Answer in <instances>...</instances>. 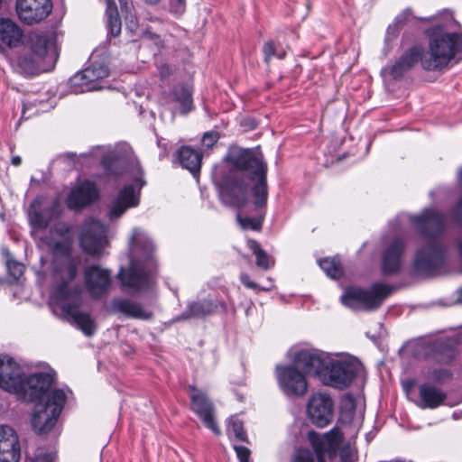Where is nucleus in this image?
Returning <instances> with one entry per match:
<instances>
[{
    "mask_svg": "<svg viewBox=\"0 0 462 462\" xmlns=\"http://www.w3.org/2000/svg\"><path fill=\"white\" fill-rule=\"evenodd\" d=\"M457 302L462 303V287L457 291Z\"/></svg>",
    "mask_w": 462,
    "mask_h": 462,
    "instance_id": "55",
    "label": "nucleus"
},
{
    "mask_svg": "<svg viewBox=\"0 0 462 462\" xmlns=\"http://www.w3.org/2000/svg\"><path fill=\"white\" fill-rule=\"evenodd\" d=\"M342 436L337 429H332L328 433L320 435L315 431L308 433V439L311 444L318 462H325L326 457L332 458L339 448Z\"/></svg>",
    "mask_w": 462,
    "mask_h": 462,
    "instance_id": "14",
    "label": "nucleus"
},
{
    "mask_svg": "<svg viewBox=\"0 0 462 462\" xmlns=\"http://www.w3.org/2000/svg\"><path fill=\"white\" fill-rule=\"evenodd\" d=\"M119 2L122 7H125L126 10H128V5L130 4L128 0H119Z\"/></svg>",
    "mask_w": 462,
    "mask_h": 462,
    "instance_id": "54",
    "label": "nucleus"
},
{
    "mask_svg": "<svg viewBox=\"0 0 462 462\" xmlns=\"http://www.w3.org/2000/svg\"><path fill=\"white\" fill-rule=\"evenodd\" d=\"M451 376L448 369H435L429 374V378L436 383L443 382Z\"/></svg>",
    "mask_w": 462,
    "mask_h": 462,
    "instance_id": "42",
    "label": "nucleus"
},
{
    "mask_svg": "<svg viewBox=\"0 0 462 462\" xmlns=\"http://www.w3.org/2000/svg\"><path fill=\"white\" fill-rule=\"evenodd\" d=\"M291 462H314V457L309 449H300L292 457Z\"/></svg>",
    "mask_w": 462,
    "mask_h": 462,
    "instance_id": "43",
    "label": "nucleus"
},
{
    "mask_svg": "<svg viewBox=\"0 0 462 462\" xmlns=\"http://www.w3.org/2000/svg\"><path fill=\"white\" fill-rule=\"evenodd\" d=\"M172 97L176 102L180 106V112L182 114H188L191 111L192 106V95L191 90L185 85L176 86L172 90Z\"/></svg>",
    "mask_w": 462,
    "mask_h": 462,
    "instance_id": "33",
    "label": "nucleus"
},
{
    "mask_svg": "<svg viewBox=\"0 0 462 462\" xmlns=\"http://www.w3.org/2000/svg\"><path fill=\"white\" fill-rule=\"evenodd\" d=\"M419 393L422 409H436L442 405L447 394L441 389L430 383H423L419 387Z\"/></svg>",
    "mask_w": 462,
    "mask_h": 462,
    "instance_id": "28",
    "label": "nucleus"
},
{
    "mask_svg": "<svg viewBox=\"0 0 462 462\" xmlns=\"http://www.w3.org/2000/svg\"><path fill=\"white\" fill-rule=\"evenodd\" d=\"M236 219L238 224L243 229H251L254 231H259L262 227L263 217H243L241 213H237Z\"/></svg>",
    "mask_w": 462,
    "mask_h": 462,
    "instance_id": "40",
    "label": "nucleus"
},
{
    "mask_svg": "<svg viewBox=\"0 0 462 462\" xmlns=\"http://www.w3.org/2000/svg\"><path fill=\"white\" fill-rule=\"evenodd\" d=\"M219 309L225 310L226 305L221 301L212 300H200L188 304L187 309L178 316L174 320L180 321L192 318H204L217 312Z\"/></svg>",
    "mask_w": 462,
    "mask_h": 462,
    "instance_id": "24",
    "label": "nucleus"
},
{
    "mask_svg": "<svg viewBox=\"0 0 462 462\" xmlns=\"http://www.w3.org/2000/svg\"><path fill=\"white\" fill-rule=\"evenodd\" d=\"M101 163L107 172L110 175H120L123 173L121 166L123 162L121 159L117 158L116 153L112 151L106 152L101 160Z\"/></svg>",
    "mask_w": 462,
    "mask_h": 462,
    "instance_id": "37",
    "label": "nucleus"
},
{
    "mask_svg": "<svg viewBox=\"0 0 462 462\" xmlns=\"http://www.w3.org/2000/svg\"><path fill=\"white\" fill-rule=\"evenodd\" d=\"M275 56H277L279 59H283L285 57V51H282L278 52V53L276 52Z\"/></svg>",
    "mask_w": 462,
    "mask_h": 462,
    "instance_id": "56",
    "label": "nucleus"
},
{
    "mask_svg": "<svg viewBox=\"0 0 462 462\" xmlns=\"http://www.w3.org/2000/svg\"><path fill=\"white\" fill-rule=\"evenodd\" d=\"M152 242L143 230L134 228L130 240V252L133 259L127 269L118 274L122 285L133 291H140L150 287L156 263L153 259Z\"/></svg>",
    "mask_w": 462,
    "mask_h": 462,
    "instance_id": "5",
    "label": "nucleus"
},
{
    "mask_svg": "<svg viewBox=\"0 0 462 462\" xmlns=\"http://www.w3.org/2000/svg\"><path fill=\"white\" fill-rule=\"evenodd\" d=\"M69 230L67 225L57 224L40 238L42 245L46 246L56 259L70 252V241L65 237Z\"/></svg>",
    "mask_w": 462,
    "mask_h": 462,
    "instance_id": "18",
    "label": "nucleus"
},
{
    "mask_svg": "<svg viewBox=\"0 0 462 462\" xmlns=\"http://www.w3.org/2000/svg\"><path fill=\"white\" fill-rule=\"evenodd\" d=\"M21 163H22V158L20 156L17 155V156H14L12 158V164L14 166L17 167V166L21 165Z\"/></svg>",
    "mask_w": 462,
    "mask_h": 462,
    "instance_id": "52",
    "label": "nucleus"
},
{
    "mask_svg": "<svg viewBox=\"0 0 462 462\" xmlns=\"http://www.w3.org/2000/svg\"><path fill=\"white\" fill-rule=\"evenodd\" d=\"M106 1L107 27L113 36H117L121 32V20L117 14V9L113 0Z\"/></svg>",
    "mask_w": 462,
    "mask_h": 462,
    "instance_id": "35",
    "label": "nucleus"
},
{
    "mask_svg": "<svg viewBox=\"0 0 462 462\" xmlns=\"http://www.w3.org/2000/svg\"><path fill=\"white\" fill-rule=\"evenodd\" d=\"M234 449L236 450L239 462H250L251 451L249 448L244 446L235 445Z\"/></svg>",
    "mask_w": 462,
    "mask_h": 462,
    "instance_id": "45",
    "label": "nucleus"
},
{
    "mask_svg": "<svg viewBox=\"0 0 462 462\" xmlns=\"http://www.w3.org/2000/svg\"><path fill=\"white\" fill-rule=\"evenodd\" d=\"M424 57V48L421 45H414L406 50L389 68L390 74L394 79H399L411 69L417 63L420 62L422 66Z\"/></svg>",
    "mask_w": 462,
    "mask_h": 462,
    "instance_id": "20",
    "label": "nucleus"
},
{
    "mask_svg": "<svg viewBox=\"0 0 462 462\" xmlns=\"http://www.w3.org/2000/svg\"><path fill=\"white\" fill-rule=\"evenodd\" d=\"M99 191L94 182L83 181L75 187L67 199V205L71 209H80L96 201Z\"/></svg>",
    "mask_w": 462,
    "mask_h": 462,
    "instance_id": "21",
    "label": "nucleus"
},
{
    "mask_svg": "<svg viewBox=\"0 0 462 462\" xmlns=\"http://www.w3.org/2000/svg\"><path fill=\"white\" fill-rule=\"evenodd\" d=\"M226 433L229 438H235L239 441H247L246 433L244 430L243 422L236 417L233 416L228 420Z\"/></svg>",
    "mask_w": 462,
    "mask_h": 462,
    "instance_id": "38",
    "label": "nucleus"
},
{
    "mask_svg": "<svg viewBox=\"0 0 462 462\" xmlns=\"http://www.w3.org/2000/svg\"><path fill=\"white\" fill-rule=\"evenodd\" d=\"M410 11L407 10L405 11L404 13H402V14H400L397 18H396V23L399 24V23H402V22H404L406 19H408V17L410 16Z\"/></svg>",
    "mask_w": 462,
    "mask_h": 462,
    "instance_id": "51",
    "label": "nucleus"
},
{
    "mask_svg": "<svg viewBox=\"0 0 462 462\" xmlns=\"http://www.w3.org/2000/svg\"><path fill=\"white\" fill-rule=\"evenodd\" d=\"M405 243L396 236L385 244L382 254V271L385 275L396 274L400 272Z\"/></svg>",
    "mask_w": 462,
    "mask_h": 462,
    "instance_id": "19",
    "label": "nucleus"
},
{
    "mask_svg": "<svg viewBox=\"0 0 462 462\" xmlns=\"http://www.w3.org/2000/svg\"><path fill=\"white\" fill-rule=\"evenodd\" d=\"M20 443L16 432L9 426H0V462H19Z\"/></svg>",
    "mask_w": 462,
    "mask_h": 462,
    "instance_id": "22",
    "label": "nucleus"
},
{
    "mask_svg": "<svg viewBox=\"0 0 462 462\" xmlns=\"http://www.w3.org/2000/svg\"><path fill=\"white\" fill-rule=\"evenodd\" d=\"M50 39L43 33L31 32L27 38V44L35 56L42 58L51 44Z\"/></svg>",
    "mask_w": 462,
    "mask_h": 462,
    "instance_id": "32",
    "label": "nucleus"
},
{
    "mask_svg": "<svg viewBox=\"0 0 462 462\" xmlns=\"http://www.w3.org/2000/svg\"><path fill=\"white\" fill-rule=\"evenodd\" d=\"M50 388L51 386H48L36 400L26 401L34 403L31 422L38 434L48 433L53 429L66 402L67 396L64 391H50Z\"/></svg>",
    "mask_w": 462,
    "mask_h": 462,
    "instance_id": "8",
    "label": "nucleus"
},
{
    "mask_svg": "<svg viewBox=\"0 0 462 462\" xmlns=\"http://www.w3.org/2000/svg\"><path fill=\"white\" fill-rule=\"evenodd\" d=\"M219 135L217 132L211 131L204 134L202 137V145L207 148H211L218 140Z\"/></svg>",
    "mask_w": 462,
    "mask_h": 462,
    "instance_id": "44",
    "label": "nucleus"
},
{
    "mask_svg": "<svg viewBox=\"0 0 462 462\" xmlns=\"http://www.w3.org/2000/svg\"><path fill=\"white\" fill-rule=\"evenodd\" d=\"M26 462H52V457L49 454H41L33 458H29Z\"/></svg>",
    "mask_w": 462,
    "mask_h": 462,
    "instance_id": "50",
    "label": "nucleus"
},
{
    "mask_svg": "<svg viewBox=\"0 0 462 462\" xmlns=\"http://www.w3.org/2000/svg\"><path fill=\"white\" fill-rule=\"evenodd\" d=\"M146 3L155 5L161 0H144ZM186 8L185 0H171V9L175 14H182Z\"/></svg>",
    "mask_w": 462,
    "mask_h": 462,
    "instance_id": "41",
    "label": "nucleus"
},
{
    "mask_svg": "<svg viewBox=\"0 0 462 462\" xmlns=\"http://www.w3.org/2000/svg\"><path fill=\"white\" fill-rule=\"evenodd\" d=\"M452 215L457 222L462 223V198L454 207Z\"/></svg>",
    "mask_w": 462,
    "mask_h": 462,
    "instance_id": "47",
    "label": "nucleus"
},
{
    "mask_svg": "<svg viewBox=\"0 0 462 462\" xmlns=\"http://www.w3.org/2000/svg\"><path fill=\"white\" fill-rule=\"evenodd\" d=\"M306 371L325 385L337 389L347 387L356 376L360 364L356 360H336L328 354L318 349H302L296 358Z\"/></svg>",
    "mask_w": 462,
    "mask_h": 462,
    "instance_id": "4",
    "label": "nucleus"
},
{
    "mask_svg": "<svg viewBox=\"0 0 462 462\" xmlns=\"http://www.w3.org/2000/svg\"><path fill=\"white\" fill-rule=\"evenodd\" d=\"M15 10L19 19L26 24L44 20L52 10L51 0H16Z\"/></svg>",
    "mask_w": 462,
    "mask_h": 462,
    "instance_id": "16",
    "label": "nucleus"
},
{
    "mask_svg": "<svg viewBox=\"0 0 462 462\" xmlns=\"http://www.w3.org/2000/svg\"><path fill=\"white\" fill-rule=\"evenodd\" d=\"M79 244L86 254L100 256L108 245L106 226L93 218L86 220L81 228Z\"/></svg>",
    "mask_w": 462,
    "mask_h": 462,
    "instance_id": "11",
    "label": "nucleus"
},
{
    "mask_svg": "<svg viewBox=\"0 0 462 462\" xmlns=\"http://www.w3.org/2000/svg\"><path fill=\"white\" fill-rule=\"evenodd\" d=\"M263 54H264V60L268 62L273 56L276 55L275 48L273 44V42H266L263 45Z\"/></svg>",
    "mask_w": 462,
    "mask_h": 462,
    "instance_id": "46",
    "label": "nucleus"
},
{
    "mask_svg": "<svg viewBox=\"0 0 462 462\" xmlns=\"http://www.w3.org/2000/svg\"><path fill=\"white\" fill-rule=\"evenodd\" d=\"M226 160L232 167L229 172L220 180H217V170L215 173L223 203L236 208H244L247 202V180H250L254 182L252 188L254 209L263 208L268 199L267 166L261 151L258 148H235Z\"/></svg>",
    "mask_w": 462,
    "mask_h": 462,
    "instance_id": "1",
    "label": "nucleus"
},
{
    "mask_svg": "<svg viewBox=\"0 0 462 462\" xmlns=\"http://www.w3.org/2000/svg\"><path fill=\"white\" fill-rule=\"evenodd\" d=\"M108 75L109 69L106 66L102 64L92 65L71 77L69 85L75 93L99 90L104 88L99 80Z\"/></svg>",
    "mask_w": 462,
    "mask_h": 462,
    "instance_id": "12",
    "label": "nucleus"
},
{
    "mask_svg": "<svg viewBox=\"0 0 462 462\" xmlns=\"http://www.w3.org/2000/svg\"><path fill=\"white\" fill-rule=\"evenodd\" d=\"M392 286L374 283L368 290L348 288L341 297L342 303L353 310L364 309L373 310L379 308L383 301L391 294Z\"/></svg>",
    "mask_w": 462,
    "mask_h": 462,
    "instance_id": "9",
    "label": "nucleus"
},
{
    "mask_svg": "<svg viewBox=\"0 0 462 462\" xmlns=\"http://www.w3.org/2000/svg\"><path fill=\"white\" fill-rule=\"evenodd\" d=\"M159 73L162 79H167L170 75H171L172 70L171 67L167 64H162L159 67Z\"/></svg>",
    "mask_w": 462,
    "mask_h": 462,
    "instance_id": "49",
    "label": "nucleus"
},
{
    "mask_svg": "<svg viewBox=\"0 0 462 462\" xmlns=\"http://www.w3.org/2000/svg\"><path fill=\"white\" fill-rule=\"evenodd\" d=\"M178 158L180 164L193 174L200 170L201 154L188 146L181 147L178 152Z\"/></svg>",
    "mask_w": 462,
    "mask_h": 462,
    "instance_id": "30",
    "label": "nucleus"
},
{
    "mask_svg": "<svg viewBox=\"0 0 462 462\" xmlns=\"http://www.w3.org/2000/svg\"><path fill=\"white\" fill-rule=\"evenodd\" d=\"M57 207L58 204L56 202L47 206L42 205V200L41 199H35L32 202L28 212V218L31 226L34 229H45L56 215Z\"/></svg>",
    "mask_w": 462,
    "mask_h": 462,
    "instance_id": "23",
    "label": "nucleus"
},
{
    "mask_svg": "<svg viewBox=\"0 0 462 462\" xmlns=\"http://www.w3.org/2000/svg\"><path fill=\"white\" fill-rule=\"evenodd\" d=\"M139 204V197L133 185L125 186L119 191L113 201L108 217L111 220L120 217L127 208L136 207Z\"/></svg>",
    "mask_w": 462,
    "mask_h": 462,
    "instance_id": "26",
    "label": "nucleus"
},
{
    "mask_svg": "<svg viewBox=\"0 0 462 462\" xmlns=\"http://www.w3.org/2000/svg\"><path fill=\"white\" fill-rule=\"evenodd\" d=\"M3 254L6 258V266L9 274L14 279L18 280L23 274L24 265L19 262L14 261L10 258V253L6 248L2 249Z\"/></svg>",
    "mask_w": 462,
    "mask_h": 462,
    "instance_id": "39",
    "label": "nucleus"
},
{
    "mask_svg": "<svg viewBox=\"0 0 462 462\" xmlns=\"http://www.w3.org/2000/svg\"><path fill=\"white\" fill-rule=\"evenodd\" d=\"M319 264L326 274L332 279H338L343 275L340 260L337 257L319 260Z\"/></svg>",
    "mask_w": 462,
    "mask_h": 462,
    "instance_id": "36",
    "label": "nucleus"
},
{
    "mask_svg": "<svg viewBox=\"0 0 462 462\" xmlns=\"http://www.w3.org/2000/svg\"><path fill=\"white\" fill-rule=\"evenodd\" d=\"M411 221L426 239V245L416 252L414 270L417 273L432 275L444 263L445 246L440 236L445 229V215L427 208L421 215L411 217Z\"/></svg>",
    "mask_w": 462,
    "mask_h": 462,
    "instance_id": "3",
    "label": "nucleus"
},
{
    "mask_svg": "<svg viewBox=\"0 0 462 462\" xmlns=\"http://www.w3.org/2000/svg\"><path fill=\"white\" fill-rule=\"evenodd\" d=\"M307 414L310 421L318 427H326L333 420L334 402L326 393H313L307 404Z\"/></svg>",
    "mask_w": 462,
    "mask_h": 462,
    "instance_id": "13",
    "label": "nucleus"
},
{
    "mask_svg": "<svg viewBox=\"0 0 462 462\" xmlns=\"http://www.w3.org/2000/svg\"><path fill=\"white\" fill-rule=\"evenodd\" d=\"M39 59L32 52L22 53L16 59V68L23 75H34L39 71Z\"/></svg>",
    "mask_w": 462,
    "mask_h": 462,
    "instance_id": "31",
    "label": "nucleus"
},
{
    "mask_svg": "<svg viewBox=\"0 0 462 462\" xmlns=\"http://www.w3.org/2000/svg\"><path fill=\"white\" fill-rule=\"evenodd\" d=\"M111 311L134 319L148 320L152 312L145 310L142 304L128 299H114L110 303Z\"/></svg>",
    "mask_w": 462,
    "mask_h": 462,
    "instance_id": "25",
    "label": "nucleus"
},
{
    "mask_svg": "<svg viewBox=\"0 0 462 462\" xmlns=\"http://www.w3.org/2000/svg\"><path fill=\"white\" fill-rule=\"evenodd\" d=\"M135 182H136V185H138L139 189H140L144 185V183H145V182L143 180L142 176H140L139 178H136Z\"/></svg>",
    "mask_w": 462,
    "mask_h": 462,
    "instance_id": "53",
    "label": "nucleus"
},
{
    "mask_svg": "<svg viewBox=\"0 0 462 462\" xmlns=\"http://www.w3.org/2000/svg\"><path fill=\"white\" fill-rule=\"evenodd\" d=\"M25 112H26V105H23V116H24Z\"/></svg>",
    "mask_w": 462,
    "mask_h": 462,
    "instance_id": "58",
    "label": "nucleus"
},
{
    "mask_svg": "<svg viewBox=\"0 0 462 462\" xmlns=\"http://www.w3.org/2000/svg\"><path fill=\"white\" fill-rule=\"evenodd\" d=\"M299 351L292 358V364L276 367L278 384L282 393L290 397H302L308 391L307 374H313L306 371L301 364L296 362Z\"/></svg>",
    "mask_w": 462,
    "mask_h": 462,
    "instance_id": "10",
    "label": "nucleus"
},
{
    "mask_svg": "<svg viewBox=\"0 0 462 462\" xmlns=\"http://www.w3.org/2000/svg\"><path fill=\"white\" fill-rule=\"evenodd\" d=\"M430 357L439 363H449L456 356V348L451 339L436 340L427 346Z\"/></svg>",
    "mask_w": 462,
    "mask_h": 462,
    "instance_id": "27",
    "label": "nucleus"
},
{
    "mask_svg": "<svg viewBox=\"0 0 462 462\" xmlns=\"http://www.w3.org/2000/svg\"><path fill=\"white\" fill-rule=\"evenodd\" d=\"M429 40L428 51L422 60L425 70L434 71L446 68L457 55L462 59V34L448 32L442 24L425 31Z\"/></svg>",
    "mask_w": 462,
    "mask_h": 462,
    "instance_id": "7",
    "label": "nucleus"
},
{
    "mask_svg": "<svg viewBox=\"0 0 462 462\" xmlns=\"http://www.w3.org/2000/svg\"><path fill=\"white\" fill-rule=\"evenodd\" d=\"M60 257L62 259L57 262L55 268L57 285L52 298L60 305L63 313L70 321L86 336L90 337L96 332L97 326L89 313L79 310L81 305L80 289L72 284L78 273L79 262L70 252Z\"/></svg>",
    "mask_w": 462,
    "mask_h": 462,
    "instance_id": "2",
    "label": "nucleus"
},
{
    "mask_svg": "<svg viewBox=\"0 0 462 462\" xmlns=\"http://www.w3.org/2000/svg\"><path fill=\"white\" fill-rule=\"evenodd\" d=\"M52 383L51 374L37 373L26 376L23 368L12 357L0 356V387L16 394L19 399L36 400Z\"/></svg>",
    "mask_w": 462,
    "mask_h": 462,
    "instance_id": "6",
    "label": "nucleus"
},
{
    "mask_svg": "<svg viewBox=\"0 0 462 462\" xmlns=\"http://www.w3.org/2000/svg\"><path fill=\"white\" fill-rule=\"evenodd\" d=\"M189 389L190 398V408L204 422L207 428L211 430L216 435H220L221 431L214 420V406L207 394L193 385Z\"/></svg>",
    "mask_w": 462,
    "mask_h": 462,
    "instance_id": "17",
    "label": "nucleus"
},
{
    "mask_svg": "<svg viewBox=\"0 0 462 462\" xmlns=\"http://www.w3.org/2000/svg\"><path fill=\"white\" fill-rule=\"evenodd\" d=\"M85 287L90 296L99 299L106 295L112 285L111 272L99 265H88L84 270Z\"/></svg>",
    "mask_w": 462,
    "mask_h": 462,
    "instance_id": "15",
    "label": "nucleus"
},
{
    "mask_svg": "<svg viewBox=\"0 0 462 462\" xmlns=\"http://www.w3.org/2000/svg\"><path fill=\"white\" fill-rule=\"evenodd\" d=\"M240 280L241 282L249 289L255 290L258 288V285L254 282H252L246 273H242L240 275Z\"/></svg>",
    "mask_w": 462,
    "mask_h": 462,
    "instance_id": "48",
    "label": "nucleus"
},
{
    "mask_svg": "<svg viewBox=\"0 0 462 462\" xmlns=\"http://www.w3.org/2000/svg\"><path fill=\"white\" fill-rule=\"evenodd\" d=\"M23 38L20 27L10 19H0V42L6 47H16Z\"/></svg>",
    "mask_w": 462,
    "mask_h": 462,
    "instance_id": "29",
    "label": "nucleus"
},
{
    "mask_svg": "<svg viewBox=\"0 0 462 462\" xmlns=\"http://www.w3.org/2000/svg\"><path fill=\"white\" fill-rule=\"evenodd\" d=\"M247 245L256 258V265L263 269L268 270L274 264V260L261 247L255 240H248Z\"/></svg>",
    "mask_w": 462,
    "mask_h": 462,
    "instance_id": "34",
    "label": "nucleus"
},
{
    "mask_svg": "<svg viewBox=\"0 0 462 462\" xmlns=\"http://www.w3.org/2000/svg\"><path fill=\"white\" fill-rule=\"evenodd\" d=\"M458 180L462 184V169L459 171V173H458Z\"/></svg>",
    "mask_w": 462,
    "mask_h": 462,
    "instance_id": "57",
    "label": "nucleus"
}]
</instances>
